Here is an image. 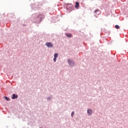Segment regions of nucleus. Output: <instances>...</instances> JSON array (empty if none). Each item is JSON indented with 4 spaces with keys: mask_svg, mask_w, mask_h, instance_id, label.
<instances>
[{
    "mask_svg": "<svg viewBox=\"0 0 128 128\" xmlns=\"http://www.w3.org/2000/svg\"><path fill=\"white\" fill-rule=\"evenodd\" d=\"M74 7L76 8H80V4L78 3V2H76V5H75Z\"/></svg>",
    "mask_w": 128,
    "mask_h": 128,
    "instance_id": "6",
    "label": "nucleus"
},
{
    "mask_svg": "<svg viewBox=\"0 0 128 128\" xmlns=\"http://www.w3.org/2000/svg\"><path fill=\"white\" fill-rule=\"evenodd\" d=\"M58 56V54L57 53H56L54 55V58H56Z\"/></svg>",
    "mask_w": 128,
    "mask_h": 128,
    "instance_id": "8",
    "label": "nucleus"
},
{
    "mask_svg": "<svg viewBox=\"0 0 128 128\" xmlns=\"http://www.w3.org/2000/svg\"><path fill=\"white\" fill-rule=\"evenodd\" d=\"M66 36L68 38H72V34H67Z\"/></svg>",
    "mask_w": 128,
    "mask_h": 128,
    "instance_id": "7",
    "label": "nucleus"
},
{
    "mask_svg": "<svg viewBox=\"0 0 128 128\" xmlns=\"http://www.w3.org/2000/svg\"><path fill=\"white\" fill-rule=\"evenodd\" d=\"M72 7V4H68L66 5V8H67L68 10H71Z\"/></svg>",
    "mask_w": 128,
    "mask_h": 128,
    "instance_id": "3",
    "label": "nucleus"
},
{
    "mask_svg": "<svg viewBox=\"0 0 128 128\" xmlns=\"http://www.w3.org/2000/svg\"><path fill=\"white\" fill-rule=\"evenodd\" d=\"M40 16H42V14L39 15Z\"/></svg>",
    "mask_w": 128,
    "mask_h": 128,
    "instance_id": "14",
    "label": "nucleus"
},
{
    "mask_svg": "<svg viewBox=\"0 0 128 128\" xmlns=\"http://www.w3.org/2000/svg\"><path fill=\"white\" fill-rule=\"evenodd\" d=\"M46 46H48V48H52L54 46V45L52 44V42H46Z\"/></svg>",
    "mask_w": 128,
    "mask_h": 128,
    "instance_id": "2",
    "label": "nucleus"
},
{
    "mask_svg": "<svg viewBox=\"0 0 128 128\" xmlns=\"http://www.w3.org/2000/svg\"><path fill=\"white\" fill-rule=\"evenodd\" d=\"M68 64H70V66H74V62L72 60V59H68Z\"/></svg>",
    "mask_w": 128,
    "mask_h": 128,
    "instance_id": "1",
    "label": "nucleus"
},
{
    "mask_svg": "<svg viewBox=\"0 0 128 128\" xmlns=\"http://www.w3.org/2000/svg\"><path fill=\"white\" fill-rule=\"evenodd\" d=\"M18 95H16V94H13L12 98V100H14L15 98H18Z\"/></svg>",
    "mask_w": 128,
    "mask_h": 128,
    "instance_id": "5",
    "label": "nucleus"
},
{
    "mask_svg": "<svg viewBox=\"0 0 128 128\" xmlns=\"http://www.w3.org/2000/svg\"><path fill=\"white\" fill-rule=\"evenodd\" d=\"M54 62H56V58L55 57H54Z\"/></svg>",
    "mask_w": 128,
    "mask_h": 128,
    "instance_id": "13",
    "label": "nucleus"
},
{
    "mask_svg": "<svg viewBox=\"0 0 128 128\" xmlns=\"http://www.w3.org/2000/svg\"><path fill=\"white\" fill-rule=\"evenodd\" d=\"M74 112H72V114H71V116H74Z\"/></svg>",
    "mask_w": 128,
    "mask_h": 128,
    "instance_id": "10",
    "label": "nucleus"
},
{
    "mask_svg": "<svg viewBox=\"0 0 128 128\" xmlns=\"http://www.w3.org/2000/svg\"><path fill=\"white\" fill-rule=\"evenodd\" d=\"M98 10H100L98 9H96V10H95V11L94 12L95 14H96V12H98Z\"/></svg>",
    "mask_w": 128,
    "mask_h": 128,
    "instance_id": "11",
    "label": "nucleus"
},
{
    "mask_svg": "<svg viewBox=\"0 0 128 128\" xmlns=\"http://www.w3.org/2000/svg\"><path fill=\"white\" fill-rule=\"evenodd\" d=\"M87 112L89 116H92V110L90 109H88Z\"/></svg>",
    "mask_w": 128,
    "mask_h": 128,
    "instance_id": "4",
    "label": "nucleus"
},
{
    "mask_svg": "<svg viewBox=\"0 0 128 128\" xmlns=\"http://www.w3.org/2000/svg\"><path fill=\"white\" fill-rule=\"evenodd\" d=\"M4 98H5V100H10V98H8V97L5 96Z\"/></svg>",
    "mask_w": 128,
    "mask_h": 128,
    "instance_id": "12",
    "label": "nucleus"
},
{
    "mask_svg": "<svg viewBox=\"0 0 128 128\" xmlns=\"http://www.w3.org/2000/svg\"><path fill=\"white\" fill-rule=\"evenodd\" d=\"M115 28H116L117 30L120 29V26H118V25H116V26H115Z\"/></svg>",
    "mask_w": 128,
    "mask_h": 128,
    "instance_id": "9",
    "label": "nucleus"
}]
</instances>
